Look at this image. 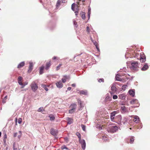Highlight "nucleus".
Listing matches in <instances>:
<instances>
[{
    "label": "nucleus",
    "mask_w": 150,
    "mask_h": 150,
    "mask_svg": "<svg viewBox=\"0 0 150 150\" xmlns=\"http://www.w3.org/2000/svg\"><path fill=\"white\" fill-rule=\"evenodd\" d=\"M134 141V139L132 137H131L130 139V143L131 144H132L133 143Z\"/></svg>",
    "instance_id": "58836bf2"
},
{
    "label": "nucleus",
    "mask_w": 150,
    "mask_h": 150,
    "mask_svg": "<svg viewBox=\"0 0 150 150\" xmlns=\"http://www.w3.org/2000/svg\"><path fill=\"white\" fill-rule=\"evenodd\" d=\"M33 65L32 62H29V69L28 71V73H30L32 70L33 69Z\"/></svg>",
    "instance_id": "6e6552de"
},
{
    "label": "nucleus",
    "mask_w": 150,
    "mask_h": 150,
    "mask_svg": "<svg viewBox=\"0 0 150 150\" xmlns=\"http://www.w3.org/2000/svg\"><path fill=\"white\" fill-rule=\"evenodd\" d=\"M117 113V111H114L112 112L111 113L110 115V117H115V116Z\"/></svg>",
    "instance_id": "c85d7f7f"
},
{
    "label": "nucleus",
    "mask_w": 150,
    "mask_h": 150,
    "mask_svg": "<svg viewBox=\"0 0 150 150\" xmlns=\"http://www.w3.org/2000/svg\"><path fill=\"white\" fill-rule=\"evenodd\" d=\"M74 24L75 26V27L77 28V24L76 21L75 20L73 21Z\"/></svg>",
    "instance_id": "e433bc0d"
},
{
    "label": "nucleus",
    "mask_w": 150,
    "mask_h": 150,
    "mask_svg": "<svg viewBox=\"0 0 150 150\" xmlns=\"http://www.w3.org/2000/svg\"><path fill=\"white\" fill-rule=\"evenodd\" d=\"M91 8H88V13H91Z\"/></svg>",
    "instance_id": "680f3d73"
},
{
    "label": "nucleus",
    "mask_w": 150,
    "mask_h": 150,
    "mask_svg": "<svg viewBox=\"0 0 150 150\" xmlns=\"http://www.w3.org/2000/svg\"><path fill=\"white\" fill-rule=\"evenodd\" d=\"M79 142L81 144L82 149L83 150H84L85 149L86 146V144L85 140L83 139H82V140H81L80 141H79Z\"/></svg>",
    "instance_id": "423d86ee"
},
{
    "label": "nucleus",
    "mask_w": 150,
    "mask_h": 150,
    "mask_svg": "<svg viewBox=\"0 0 150 150\" xmlns=\"http://www.w3.org/2000/svg\"><path fill=\"white\" fill-rule=\"evenodd\" d=\"M115 122L117 123L119 125H122V121H115Z\"/></svg>",
    "instance_id": "4c0bfd02"
},
{
    "label": "nucleus",
    "mask_w": 150,
    "mask_h": 150,
    "mask_svg": "<svg viewBox=\"0 0 150 150\" xmlns=\"http://www.w3.org/2000/svg\"><path fill=\"white\" fill-rule=\"evenodd\" d=\"M18 123L20 124L22 122V119L21 118H19L18 120Z\"/></svg>",
    "instance_id": "49530a36"
},
{
    "label": "nucleus",
    "mask_w": 150,
    "mask_h": 150,
    "mask_svg": "<svg viewBox=\"0 0 150 150\" xmlns=\"http://www.w3.org/2000/svg\"><path fill=\"white\" fill-rule=\"evenodd\" d=\"M62 82L64 83L66 81V80L65 79H64V78H62Z\"/></svg>",
    "instance_id": "864d4df0"
},
{
    "label": "nucleus",
    "mask_w": 150,
    "mask_h": 150,
    "mask_svg": "<svg viewBox=\"0 0 150 150\" xmlns=\"http://www.w3.org/2000/svg\"><path fill=\"white\" fill-rule=\"evenodd\" d=\"M56 58H57V57H55V56H54L53 57L52 59L53 60H55V59H56Z\"/></svg>",
    "instance_id": "69168bd1"
},
{
    "label": "nucleus",
    "mask_w": 150,
    "mask_h": 150,
    "mask_svg": "<svg viewBox=\"0 0 150 150\" xmlns=\"http://www.w3.org/2000/svg\"><path fill=\"white\" fill-rule=\"evenodd\" d=\"M118 96L119 98L121 100H124L126 98V95L124 93L120 94Z\"/></svg>",
    "instance_id": "f8f14e48"
},
{
    "label": "nucleus",
    "mask_w": 150,
    "mask_h": 150,
    "mask_svg": "<svg viewBox=\"0 0 150 150\" xmlns=\"http://www.w3.org/2000/svg\"><path fill=\"white\" fill-rule=\"evenodd\" d=\"M126 75L125 74H117L116 75L115 77V80H117V81H122V79H123L125 81H126V80L128 79L129 78V77H126L125 78V77H124L123 78L121 79L120 78L119 76H123L125 75Z\"/></svg>",
    "instance_id": "f257e3e1"
},
{
    "label": "nucleus",
    "mask_w": 150,
    "mask_h": 150,
    "mask_svg": "<svg viewBox=\"0 0 150 150\" xmlns=\"http://www.w3.org/2000/svg\"><path fill=\"white\" fill-rule=\"evenodd\" d=\"M115 119V121H122V117L121 115H119L116 116Z\"/></svg>",
    "instance_id": "2eb2a0df"
},
{
    "label": "nucleus",
    "mask_w": 150,
    "mask_h": 150,
    "mask_svg": "<svg viewBox=\"0 0 150 150\" xmlns=\"http://www.w3.org/2000/svg\"><path fill=\"white\" fill-rule=\"evenodd\" d=\"M62 149H68L66 147V146L65 145H63V146L61 148Z\"/></svg>",
    "instance_id": "3c124183"
},
{
    "label": "nucleus",
    "mask_w": 150,
    "mask_h": 150,
    "mask_svg": "<svg viewBox=\"0 0 150 150\" xmlns=\"http://www.w3.org/2000/svg\"><path fill=\"white\" fill-rule=\"evenodd\" d=\"M81 127L82 130L83 131H85L86 130V126L85 125L82 124L81 125Z\"/></svg>",
    "instance_id": "72a5a7b5"
},
{
    "label": "nucleus",
    "mask_w": 150,
    "mask_h": 150,
    "mask_svg": "<svg viewBox=\"0 0 150 150\" xmlns=\"http://www.w3.org/2000/svg\"><path fill=\"white\" fill-rule=\"evenodd\" d=\"M104 80L103 78L100 79H99L98 81L100 83L101 82H103Z\"/></svg>",
    "instance_id": "de8ad7c7"
},
{
    "label": "nucleus",
    "mask_w": 150,
    "mask_h": 150,
    "mask_svg": "<svg viewBox=\"0 0 150 150\" xmlns=\"http://www.w3.org/2000/svg\"><path fill=\"white\" fill-rule=\"evenodd\" d=\"M61 64H59L58 65V66L56 68V70L57 71L58 70H59V69H60V68L61 67Z\"/></svg>",
    "instance_id": "a18cd8bd"
},
{
    "label": "nucleus",
    "mask_w": 150,
    "mask_h": 150,
    "mask_svg": "<svg viewBox=\"0 0 150 150\" xmlns=\"http://www.w3.org/2000/svg\"><path fill=\"white\" fill-rule=\"evenodd\" d=\"M44 110L43 109V107H40L39 108L38 111L39 112H42Z\"/></svg>",
    "instance_id": "f704fd0d"
},
{
    "label": "nucleus",
    "mask_w": 150,
    "mask_h": 150,
    "mask_svg": "<svg viewBox=\"0 0 150 150\" xmlns=\"http://www.w3.org/2000/svg\"><path fill=\"white\" fill-rule=\"evenodd\" d=\"M71 86L73 87H75L76 86V84L75 83H73L72 84Z\"/></svg>",
    "instance_id": "338daca9"
},
{
    "label": "nucleus",
    "mask_w": 150,
    "mask_h": 150,
    "mask_svg": "<svg viewBox=\"0 0 150 150\" xmlns=\"http://www.w3.org/2000/svg\"><path fill=\"white\" fill-rule=\"evenodd\" d=\"M28 82H25L24 83H23V84L25 86L28 84Z\"/></svg>",
    "instance_id": "052dcab7"
},
{
    "label": "nucleus",
    "mask_w": 150,
    "mask_h": 150,
    "mask_svg": "<svg viewBox=\"0 0 150 150\" xmlns=\"http://www.w3.org/2000/svg\"><path fill=\"white\" fill-rule=\"evenodd\" d=\"M128 93L130 95L133 97L135 95V90L134 89H130Z\"/></svg>",
    "instance_id": "9d476101"
},
{
    "label": "nucleus",
    "mask_w": 150,
    "mask_h": 150,
    "mask_svg": "<svg viewBox=\"0 0 150 150\" xmlns=\"http://www.w3.org/2000/svg\"><path fill=\"white\" fill-rule=\"evenodd\" d=\"M149 66L147 63H145L143 67L141 68V70L143 71H145L147 70L149 68Z\"/></svg>",
    "instance_id": "9b49d317"
},
{
    "label": "nucleus",
    "mask_w": 150,
    "mask_h": 150,
    "mask_svg": "<svg viewBox=\"0 0 150 150\" xmlns=\"http://www.w3.org/2000/svg\"><path fill=\"white\" fill-rule=\"evenodd\" d=\"M103 141L105 142H106L107 140L106 137L105 136H104L103 137Z\"/></svg>",
    "instance_id": "c03bdc74"
},
{
    "label": "nucleus",
    "mask_w": 150,
    "mask_h": 150,
    "mask_svg": "<svg viewBox=\"0 0 150 150\" xmlns=\"http://www.w3.org/2000/svg\"><path fill=\"white\" fill-rule=\"evenodd\" d=\"M121 109L123 111H125L126 110V108L125 106H122L121 107Z\"/></svg>",
    "instance_id": "37998d69"
},
{
    "label": "nucleus",
    "mask_w": 150,
    "mask_h": 150,
    "mask_svg": "<svg viewBox=\"0 0 150 150\" xmlns=\"http://www.w3.org/2000/svg\"><path fill=\"white\" fill-rule=\"evenodd\" d=\"M137 100L136 99H133L131 100L130 101V103L131 104H134Z\"/></svg>",
    "instance_id": "cd10ccee"
},
{
    "label": "nucleus",
    "mask_w": 150,
    "mask_h": 150,
    "mask_svg": "<svg viewBox=\"0 0 150 150\" xmlns=\"http://www.w3.org/2000/svg\"><path fill=\"white\" fill-rule=\"evenodd\" d=\"M50 134L52 135L56 136L57 134V131H55L53 128H52L50 130Z\"/></svg>",
    "instance_id": "0eeeda50"
},
{
    "label": "nucleus",
    "mask_w": 150,
    "mask_h": 150,
    "mask_svg": "<svg viewBox=\"0 0 150 150\" xmlns=\"http://www.w3.org/2000/svg\"><path fill=\"white\" fill-rule=\"evenodd\" d=\"M111 100V99L110 98V96H107L105 98L104 101L105 103L107 101H110Z\"/></svg>",
    "instance_id": "b1692460"
},
{
    "label": "nucleus",
    "mask_w": 150,
    "mask_h": 150,
    "mask_svg": "<svg viewBox=\"0 0 150 150\" xmlns=\"http://www.w3.org/2000/svg\"><path fill=\"white\" fill-rule=\"evenodd\" d=\"M51 65L50 62H47L46 64V66L45 68V69L46 70H47L49 69Z\"/></svg>",
    "instance_id": "412c9836"
},
{
    "label": "nucleus",
    "mask_w": 150,
    "mask_h": 150,
    "mask_svg": "<svg viewBox=\"0 0 150 150\" xmlns=\"http://www.w3.org/2000/svg\"><path fill=\"white\" fill-rule=\"evenodd\" d=\"M86 29L87 31L88 32L89 31L88 30H89V27L88 26H87L86 27Z\"/></svg>",
    "instance_id": "774afa93"
},
{
    "label": "nucleus",
    "mask_w": 150,
    "mask_h": 150,
    "mask_svg": "<svg viewBox=\"0 0 150 150\" xmlns=\"http://www.w3.org/2000/svg\"><path fill=\"white\" fill-rule=\"evenodd\" d=\"M13 150H16L17 149V148H16L15 143V142L13 143Z\"/></svg>",
    "instance_id": "79ce46f5"
},
{
    "label": "nucleus",
    "mask_w": 150,
    "mask_h": 150,
    "mask_svg": "<svg viewBox=\"0 0 150 150\" xmlns=\"http://www.w3.org/2000/svg\"><path fill=\"white\" fill-rule=\"evenodd\" d=\"M44 69V67L43 66H41L40 69L39 73L40 74H42L43 73V70Z\"/></svg>",
    "instance_id": "5701e85b"
},
{
    "label": "nucleus",
    "mask_w": 150,
    "mask_h": 150,
    "mask_svg": "<svg viewBox=\"0 0 150 150\" xmlns=\"http://www.w3.org/2000/svg\"><path fill=\"white\" fill-rule=\"evenodd\" d=\"M80 14L82 18L83 19H85V12H81Z\"/></svg>",
    "instance_id": "a878e982"
},
{
    "label": "nucleus",
    "mask_w": 150,
    "mask_h": 150,
    "mask_svg": "<svg viewBox=\"0 0 150 150\" xmlns=\"http://www.w3.org/2000/svg\"><path fill=\"white\" fill-rule=\"evenodd\" d=\"M77 101L78 102V103L79 105L80 104H81V103H82V102L81 100L80 99H78L77 100Z\"/></svg>",
    "instance_id": "603ef678"
},
{
    "label": "nucleus",
    "mask_w": 150,
    "mask_h": 150,
    "mask_svg": "<svg viewBox=\"0 0 150 150\" xmlns=\"http://www.w3.org/2000/svg\"><path fill=\"white\" fill-rule=\"evenodd\" d=\"M41 87L43 88L45 91H47L48 90V89L47 88V87H49V86H46L45 84H42L41 85Z\"/></svg>",
    "instance_id": "393cba45"
},
{
    "label": "nucleus",
    "mask_w": 150,
    "mask_h": 150,
    "mask_svg": "<svg viewBox=\"0 0 150 150\" xmlns=\"http://www.w3.org/2000/svg\"><path fill=\"white\" fill-rule=\"evenodd\" d=\"M92 41L93 42V43L96 46L98 45V44L96 41H93L92 40Z\"/></svg>",
    "instance_id": "a19ab883"
},
{
    "label": "nucleus",
    "mask_w": 150,
    "mask_h": 150,
    "mask_svg": "<svg viewBox=\"0 0 150 150\" xmlns=\"http://www.w3.org/2000/svg\"><path fill=\"white\" fill-rule=\"evenodd\" d=\"M128 119L127 117H124L122 120V122L123 123V124H125L127 122Z\"/></svg>",
    "instance_id": "4be33fe9"
},
{
    "label": "nucleus",
    "mask_w": 150,
    "mask_h": 150,
    "mask_svg": "<svg viewBox=\"0 0 150 150\" xmlns=\"http://www.w3.org/2000/svg\"><path fill=\"white\" fill-rule=\"evenodd\" d=\"M71 88L70 87H69L67 88V90H68V91H70L71 90Z\"/></svg>",
    "instance_id": "0e129e2a"
},
{
    "label": "nucleus",
    "mask_w": 150,
    "mask_h": 150,
    "mask_svg": "<svg viewBox=\"0 0 150 150\" xmlns=\"http://www.w3.org/2000/svg\"><path fill=\"white\" fill-rule=\"evenodd\" d=\"M67 120L68 122L67 124L70 125L73 123V119L69 117H67Z\"/></svg>",
    "instance_id": "a211bd4d"
},
{
    "label": "nucleus",
    "mask_w": 150,
    "mask_h": 150,
    "mask_svg": "<svg viewBox=\"0 0 150 150\" xmlns=\"http://www.w3.org/2000/svg\"><path fill=\"white\" fill-rule=\"evenodd\" d=\"M76 106V105L75 103H73L71 105L70 107L71 108V109H73V110H75Z\"/></svg>",
    "instance_id": "6ab92c4d"
},
{
    "label": "nucleus",
    "mask_w": 150,
    "mask_h": 150,
    "mask_svg": "<svg viewBox=\"0 0 150 150\" xmlns=\"http://www.w3.org/2000/svg\"><path fill=\"white\" fill-rule=\"evenodd\" d=\"M134 121L136 123H138L140 121L139 117L137 115L135 116L134 117Z\"/></svg>",
    "instance_id": "4468645a"
},
{
    "label": "nucleus",
    "mask_w": 150,
    "mask_h": 150,
    "mask_svg": "<svg viewBox=\"0 0 150 150\" xmlns=\"http://www.w3.org/2000/svg\"><path fill=\"white\" fill-rule=\"evenodd\" d=\"M76 135L79 138V141L81 140V135L80 134L79 132H77L76 134Z\"/></svg>",
    "instance_id": "c756f323"
},
{
    "label": "nucleus",
    "mask_w": 150,
    "mask_h": 150,
    "mask_svg": "<svg viewBox=\"0 0 150 150\" xmlns=\"http://www.w3.org/2000/svg\"><path fill=\"white\" fill-rule=\"evenodd\" d=\"M111 90L114 92H115L117 91V89L115 87V85L114 84H112V86L111 87Z\"/></svg>",
    "instance_id": "dca6fc26"
},
{
    "label": "nucleus",
    "mask_w": 150,
    "mask_h": 150,
    "mask_svg": "<svg viewBox=\"0 0 150 150\" xmlns=\"http://www.w3.org/2000/svg\"><path fill=\"white\" fill-rule=\"evenodd\" d=\"M61 1L60 0H58L56 6L57 7H58L60 5V3H61Z\"/></svg>",
    "instance_id": "2f4dec72"
},
{
    "label": "nucleus",
    "mask_w": 150,
    "mask_h": 150,
    "mask_svg": "<svg viewBox=\"0 0 150 150\" xmlns=\"http://www.w3.org/2000/svg\"><path fill=\"white\" fill-rule=\"evenodd\" d=\"M118 128V127L116 126H110L108 127L107 131L108 132L113 133L117 131Z\"/></svg>",
    "instance_id": "f03ea898"
},
{
    "label": "nucleus",
    "mask_w": 150,
    "mask_h": 150,
    "mask_svg": "<svg viewBox=\"0 0 150 150\" xmlns=\"http://www.w3.org/2000/svg\"><path fill=\"white\" fill-rule=\"evenodd\" d=\"M56 86L58 88H61L63 86V85L61 81H59L56 83Z\"/></svg>",
    "instance_id": "f3484780"
},
{
    "label": "nucleus",
    "mask_w": 150,
    "mask_h": 150,
    "mask_svg": "<svg viewBox=\"0 0 150 150\" xmlns=\"http://www.w3.org/2000/svg\"><path fill=\"white\" fill-rule=\"evenodd\" d=\"M49 117L50 118V120L51 121H53L55 119V117L54 115H51L49 116Z\"/></svg>",
    "instance_id": "bb28decb"
},
{
    "label": "nucleus",
    "mask_w": 150,
    "mask_h": 150,
    "mask_svg": "<svg viewBox=\"0 0 150 150\" xmlns=\"http://www.w3.org/2000/svg\"><path fill=\"white\" fill-rule=\"evenodd\" d=\"M75 4L74 3H73L71 5V9L73 11H75Z\"/></svg>",
    "instance_id": "473e14b6"
},
{
    "label": "nucleus",
    "mask_w": 150,
    "mask_h": 150,
    "mask_svg": "<svg viewBox=\"0 0 150 150\" xmlns=\"http://www.w3.org/2000/svg\"><path fill=\"white\" fill-rule=\"evenodd\" d=\"M31 89L34 92H35L38 88L37 84L35 82H33L30 85Z\"/></svg>",
    "instance_id": "20e7f679"
},
{
    "label": "nucleus",
    "mask_w": 150,
    "mask_h": 150,
    "mask_svg": "<svg viewBox=\"0 0 150 150\" xmlns=\"http://www.w3.org/2000/svg\"><path fill=\"white\" fill-rule=\"evenodd\" d=\"M5 100H6V99H4L3 100L2 103L3 104H4L5 103H6V102Z\"/></svg>",
    "instance_id": "13d9d810"
},
{
    "label": "nucleus",
    "mask_w": 150,
    "mask_h": 150,
    "mask_svg": "<svg viewBox=\"0 0 150 150\" xmlns=\"http://www.w3.org/2000/svg\"><path fill=\"white\" fill-rule=\"evenodd\" d=\"M134 54H135L134 55V57L137 58V59H139V57L140 55H139V54L138 53H134Z\"/></svg>",
    "instance_id": "7c9ffc66"
},
{
    "label": "nucleus",
    "mask_w": 150,
    "mask_h": 150,
    "mask_svg": "<svg viewBox=\"0 0 150 150\" xmlns=\"http://www.w3.org/2000/svg\"><path fill=\"white\" fill-rule=\"evenodd\" d=\"M17 133H15L14 134L13 136L14 137H16L17 136Z\"/></svg>",
    "instance_id": "bf43d9fd"
},
{
    "label": "nucleus",
    "mask_w": 150,
    "mask_h": 150,
    "mask_svg": "<svg viewBox=\"0 0 150 150\" xmlns=\"http://www.w3.org/2000/svg\"><path fill=\"white\" fill-rule=\"evenodd\" d=\"M142 54H141L139 56V58L140 61L142 62H144L146 60V57L145 55L142 56Z\"/></svg>",
    "instance_id": "1a4fd4ad"
},
{
    "label": "nucleus",
    "mask_w": 150,
    "mask_h": 150,
    "mask_svg": "<svg viewBox=\"0 0 150 150\" xmlns=\"http://www.w3.org/2000/svg\"><path fill=\"white\" fill-rule=\"evenodd\" d=\"M112 98L114 99H116L118 97L116 95H114L113 96Z\"/></svg>",
    "instance_id": "8fccbe9b"
},
{
    "label": "nucleus",
    "mask_w": 150,
    "mask_h": 150,
    "mask_svg": "<svg viewBox=\"0 0 150 150\" xmlns=\"http://www.w3.org/2000/svg\"><path fill=\"white\" fill-rule=\"evenodd\" d=\"M96 49L98 51V52H100V49H99V48L98 47V45L96 46Z\"/></svg>",
    "instance_id": "5fc2aeb1"
},
{
    "label": "nucleus",
    "mask_w": 150,
    "mask_h": 150,
    "mask_svg": "<svg viewBox=\"0 0 150 150\" xmlns=\"http://www.w3.org/2000/svg\"><path fill=\"white\" fill-rule=\"evenodd\" d=\"M28 90V88H25V89H22L21 90V91H26L27 90Z\"/></svg>",
    "instance_id": "4d7b16f0"
},
{
    "label": "nucleus",
    "mask_w": 150,
    "mask_h": 150,
    "mask_svg": "<svg viewBox=\"0 0 150 150\" xmlns=\"http://www.w3.org/2000/svg\"><path fill=\"white\" fill-rule=\"evenodd\" d=\"M110 117V119H111V121L112 122L113 121V120L114 119L115 117Z\"/></svg>",
    "instance_id": "6e6d98bb"
},
{
    "label": "nucleus",
    "mask_w": 150,
    "mask_h": 150,
    "mask_svg": "<svg viewBox=\"0 0 150 150\" xmlns=\"http://www.w3.org/2000/svg\"><path fill=\"white\" fill-rule=\"evenodd\" d=\"M142 123H141L139 124V127H138V129H141L142 127Z\"/></svg>",
    "instance_id": "09e8293b"
},
{
    "label": "nucleus",
    "mask_w": 150,
    "mask_h": 150,
    "mask_svg": "<svg viewBox=\"0 0 150 150\" xmlns=\"http://www.w3.org/2000/svg\"><path fill=\"white\" fill-rule=\"evenodd\" d=\"M138 62L133 61L131 63V66L130 67V69L135 71H137V68L138 67Z\"/></svg>",
    "instance_id": "7ed1b4c3"
},
{
    "label": "nucleus",
    "mask_w": 150,
    "mask_h": 150,
    "mask_svg": "<svg viewBox=\"0 0 150 150\" xmlns=\"http://www.w3.org/2000/svg\"><path fill=\"white\" fill-rule=\"evenodd\" d=\"M127 86V85H123V86H122V89L124 91H125L126 88V87Z\"/></svg>",
    "instance_id": "c9c22d12"
},
{
    "label": "nucleus",
    "mask_w": 150,
    "mask_h": 150,
    "mask_svg": "<svg viewBox=\"0 0 150 150\" xmlns=\"http://www.w3.org/2000/svg\"><path fill=\"white\" fill-rule=\"evenodd\" d=\"M75 110H74L73 109H71L69 110V113L72 114L75 111Z\"/></svg>",
    "instance_id": "ea45409f"
},
{
    "label": "nucleus",
    "mask_w": 150,
    "mask_h": 150,
    "mask_svg": "<svg viewBox=\"0 0 150 150\" xmlns=\"http://www.w3.org/2000/svg\"><path fill=\"white\" fill-rule=\"evenodd\" d=\"M90 14H91V13H89V12L88 13V17L89 19V18L90 17Z\"/></svg>",
    "instance_id": "e2e57ef3"
},
{
    "label": "nucleus",
    "mask_w": 150,
    "mask_h": 150,
    "mask_svg": "<svg viewBox=\"0 0 150 150\" xmlns=\"http://www.w3.org/2000/svg\"><path fill=\"white\" fill-rule=\"evenodd\" d=\"M22 79L23 78L21 76H19L18 78V83L21 86V88H23L25 86L21 81Z\"/></svg>",
    "instance_id": "39448f33"
},
{
    "label": "nucleus",
    "mask_w": 150,
    "mask_h": 150,
    "mask_svg": "<svg viewBox=\"0 0 150 150\" xmlns=\"http://www.w3.org/2000/svg\"><path fill=\"white\" fill-rule=\"evenodd\" d=\"M78 93L81 95H87V92L86 90H81L79 91Z\"/></svg>",
    "instance_id": "ddd939ff"
},
{
    "label": "nucleus",
    "mask_w": 150,
    "mask_h": 150,
    "mask_svg": "<svg viewBox=\"0 0 150 150\" xmlns=\"http://www.w3.org/2000/svg\"><path fill=\"white\" fill-rule=\"evenodd\" d=\"M25 65L24 62H22L20 63L18 65L17 67L18 68L23 67Z\"/></svg>",
    "instance_id": "aec40b11"
}]
</instances>
